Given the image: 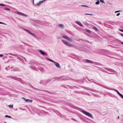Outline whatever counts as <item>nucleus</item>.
<instances>
[{"mask_svg": "<svg viewBox=\"0 0 123 123\" xmlns=\"http://www.w3.org/2000/svg\"><path fill=\"white\" fill-rule=\"evenodd\" d=\"M100 2L102 3L105 4V3L103 0H100Z\"/></svg>", "mask_w": 123, "mask_h": 123, "instance_id": "obj_28", "label": "nucleus"}, {"mask_svg": "<svg viewBox=\"0 0 123 123\" xmlns=\"http://www.w3.org/2000/svg\"><path fill=\"white\" fill-rule=\"evenodd\" d=\"M92 28L94 29L96 31H98V30L97 28L95 26H94L92 27Z\"/></svg>", "mask_w": 123, "mask_h": 123, "instance_id": "obj_18", "label": "nucleus"}, {"mask_svg": "<svg viewBox=\"0 0 123 123\" xmlns=\"http://www.w3.org/2000/svg\"><path fill=\"white\" fill-rule=\"evenodd\" d=\"M20 79V81H21V79Z\"/></svg>", "mask_w": 123, "mask_h": 123, "instance_id": "obj_53", "label": "nucleus"}, {"mask_svg": "<svg viewBox=\"0 0 123 123\" xmlns=\"http://www.w3.org/2000/svg\"><path fill=\"white\" fill-rule=\"evenodd\" d=\"M67 39L70 41H72V40L71 38L68 37Z\"/></svg>", "mask_w": 123, "mask_h": 123, "instance_id": "obj_31", "label": "nucleus"}, {"mask_svg": "<svg viewBox=\"0 0 123 123\" xmlns=\"http://www.w3.org/2000/svg\"><path fill=\"white\" fill-rule=\"evenodd\" d=\"M5 117H8L9 118H11L12 117L10 116H9L8 115H6L5 116Z\"/></svg>", "mask_w": 123, "mask_h": 123, "instance_id": "obj_22", "label": "nucleus"}, {"mask_svg": "<svg viewBox=\"0 0 123 123\" xmlns=\"http://www.w3.org/2000/svg\"><path fill=\"white\" fill-rule=\"evenodd\" d=\"M0 6H5V5L3 4L0 3Z\"/></svg>", "mask_w": 123, "mask_h": 123, "instance_id": "obj_32", "label": "nucleus"}, {"mask_svg": "<svg viewBox=\"0 0 123 123\" xmlns=\"http://www.w3.org/2000/svg\"><path fill=\"white\" fill-rule=\"evenodd\" d=\"M3 55L1 54H0V57H3Z\"/></svg>", "mask_w": 123, "mask_h": 123, "instance_id": "obj_43", "label": "nucleus"}, {"mask_svg": "<svg viewBox=\"0 0 123 123\" xmlns=\"http://www.w3.org/2000/svg\"><path fill=\"white\" fill-rule=\"evenodd\" d=\"M20 56H19L18 55L17 57V58L18 59L21 60V61H22L23 60L21 58ZM21 56L22 58L23 59H24L25 60V58L23 57L22 56Z\"/></svg>", "mask_w": 123, "mask_h": 123, "instance_id": "obj_5", "label": "nucleus"}, {"mask_svg": "<svg viewBox=\"0 0 123 123\" xmlns=\"http://www.w3.org/2000/svg\"><path fill=\"white\" fill-rule=\"evenodd\" d=\"M1 23H2V22H0V24H1Z\"/></svg>", "mask_w": 123, "mask_h": 123, "instance_id": "obj_50", "label": "nucleus"}, {"mask_svg": "<svg viewBox=\"0 0 123 123\" xmlns=\"http://www.w3.org/2000/svg\"><path fill=\"white\" fill-rule=\"evenodd\" d=\"M9 54L10 55H12L13 56V55H14V54H12L11 53H9Z\"/></svg>", "mask_w": 123, "mask_h": 123, "instance_id": "obj_42", "label": "nucleus"}, {"mask_svg": "<svg viewBox=\"0 0 123 123\" xmlns=\"http://www.w3.org/2000/svg\"><path fill=\"white\" fill-rule=\"evenodd\" d=\"M59 27H61L62 28H64V26L62 24H59L58 25Z\"/></svg>", "mask_w": 123, "mask_h": 123, "instance_id": "obj_12", "label": "nucleus"}, {"mask_svg": "<svg viewBox=\"0 0 123 123\" xmlns=\"http://www.w3.org/2000/svg\"><path fill=\"white\" fill-rule=\"evenodd\" d=\"M51 80L50 79H48L46 80V81H44V83H47L49 82H50V81Z\"/></svg>", "mask_w": 123, "mask_h": 123, "instance_id": "obj_20", "label": "nucleus"}, {"mask_svg": "<svg viewBox=\"0 0 123 123\" xmlns=\"http://www.w3.org/2000/svg\"><path fill=\"white\" fill-rule=\"evenodd\" d=\"M17 14H19L20 15H21L22 16H24L26 17H27V15H26L25 14H24L20 12H17Z\"/></svg>", "mask_w": 123, "mask_h": 123, "instance_id": "obj_7", "label": "nucleus"}, {"mask_svg": "<svg viewBox=\"0 0 123 123\" xmlns=\"http://www.w3.org/2000/svg\"><path fill=\"white\" fill-rule=\"evenodd\" d=\"M26 102L29 103V102H31V103L33 101V100H30L29 99H27V100H26Z\"/></svg>", "mask_w": 123, "mask_h": 123, "instance_id": "obj_14", "label": "nucleus"}, {"mask_svg": "<svg viewBox=\"0 0 123 123\" xmlns=\"http://www.w3.org/2000/svg\"><path fill=\"white\" fill-rule=\"evenodd\" d=\"M106 73H107L108 74H109V73H108L107 72H106Z\"/></svg>", "mask_w": 123, "mask_h": 123, "instance_id": "obj_51", "label": "nucleus"}, {"mask_svg": "<svg viewBox=\"0 0 123 123\" xmlns=\"http://www.w3.org/2000/svg\"><path fill=\"white\" fill-rule=\"evenodd\" d=\"M86 95H87L89 96H90V94L88 93H86Z\"/></svg>", "mask_w": 123, "mask_h": 123, "instance_id": "obj_39", "label": "nucleus"}, {"mask_svg": "<svg viewBox=\"0 0 123 123\" xmlns=\"http://www.w3.org/2000/svg\"><path fill=\"white\" fill-rule=\"evenodd\" d=\"M24 30H25V31H26L28 33H29L31 35H32L34 37H36V36H35V34H33V33H32L31 32L29 31L28 30H27L26 29H25Z\"/></svg>", "mask_w": 123, "mask_h": 123, "instance_id": "obj_2", "label": "nucleus"}, {"mask_svg": "<svg viewBox=\"0 0 123 123\" xmlns=\"http://www.w3.org/2000/svg\"><path fill=\"white\" fill-rule=\"evenodd\" d=\"M44 83V81H43L42 80H41L39 82V83L41 84H43Z\"/></svg>", "mask_w": 123, "mask_h": 123, "instance_id": "obj_27", "label": "nucleus"}, {"mask_svg": "<svg viewBox=\"0 0 123 123\" xmlns=\"http://www.w3.org/2000/svg\"><path fill=\"white\" fill-rule=\"evenodd\" d=\"M11 78H12L15 80H17V78L16 77H11Z\"/></svg>", "mask_w": 123, "mask_h": 123, "instance_id": "obj_30", "label": "nucleus"}, {"mask_svg": "<svg viewBox=\"0 0 123 123\" xmlns=\"http://www.w3.org/2000/svg\"><path fill=\"white\" fill-rule=\"evenodd\" d=\"M46 58L47 59H48V60H49V61L51 62H54V61H53L49 59V58H47V57H46Z\"/></svg>", "mask_w": 123, "mask_h": 123, "instance_id": "obj_19", "label": "nucleus"}, {"mask_svg": "<svg viewBox=\"0 0 123 123\" xmlns=\"http://www.w3.org/2000/svg\"><path fill=\"white\" fill-rule=\"evenodd\" d=\"M86 31L87 32L89 33H91V31H90L88 29H86Z\"/></svg>", "mask_w": 123, "mask_h": 123, "instance_id": "obj_25", "label": "nucleus"}, {"mask_svg": "<svg viewBox=\"0 0 123 123\" xmlns=\"http://www.w3.org/2000/svg\"><path fill=\"white\" fill-rule=\"evenodd\" d=\"M88 79V80L89 81H91V80H94L93 79H89L88 78H87Z\"/></svg>", "mask_w": 123, "mask_h": 123, "instance_id": "obj_35", "label": "nucleus"}, {"mask_svg": "<svg viewBox=\"0 0 123 123\" xmlns=\"http://www.w3.org/2000/svg\"><path fill=\"white\" fill-rule=\"evenodd\" d=\"M4 9L5 10H8V11H10V9L9 8H7V7H5L4 8Z\"/></svg>", "mask_w": 123, "mask_h": 123, "instance_id": "obj_26", "label": "nucleus"}, {"mask_svg": "<svg viewBox=\"0 0 123 123\" xmlns=\"http://www.w3.org/2000/svg\"><path fill=\"white\" fill-rule=\"evenodd\" d=\"M18 55L17 54H14V55H13V56H17V57Z\"/></svg>", "mask_w": 123, "mask_h": 123, "instance_id": "obj_38", "label": "nucleus"}, {"mask_svg": "<svg viewBox=\"0 0 123 123\" xmlns=\"http://www.w3.org/2000/svg\"><path fill=\"white\" fill-rule=\"evenodd\" d=\"M120 15V13H117V16H119Z\"/></svg>", "mask_w": 123, "mask_h": 123, "instance_id": "obj_44", "label": "nucleus"}, {"mask_svg": "<svg viewBox=\"0 0 123 123\" xmlns=\"http://www.w3.org/2000/svg\"><path fill=\"white\" fill-rule=\"evenodd\" d=\"M72 119H73V120H75V119H74L73 118H72Z\"/></svg>", "mask_w": 123, "mask_h": 123, "instance_id": "obj_52", "label": "nucleus"}, {"mask_svg": "<svg viewBox=\"0 0 123 123\" xmlns=\"http://www.w3.org/2000/svg\"><path fill=\"white\" fill-rule=\"evenodd\" d=\"M120 34L123 37V34L121 33Z\"/></svg>", "mask_w": 123, "mask_h": 123, "instance_id": "obj_46", "label": "nucleus"}, {"mask_svg": "<svg viewBox=\"0 0 123 123\" xmlns=\"http://www.w3.org/2000/svg\"><path fill=\"white\" fill-rule=\"evenodd\" d=\"M119 30L121 31H122V32H123V30L121 29H119Z\"/></svg>", "mask_w": 123, "mask_h": 123, "instance_id": "obj_40", "label": "nucleus"}, {"mask_svg": "<svg viewBox=\"0 0 123 123\" xmlns=\"http://www.w3.org/2000/svg\"><path fill=\"white\" fill-rule=\"evenodd\" d=\"M1 24H4V25H6V24L5 23H3L2 22V23Z\"/></svg>", "mask_w": 123, "mask_h": 123, "instance_id": "obj_45", "label": "nucleus"}, {"mask_svg": "<svg viewBox=\"0 0 123 123\" xmlns=\"http://www.w3.org/2000/svg\"><path fill=\"white\" fill-rule=\"evenodd\" d=\"M33 4H34V2H33Z\"/></svg>", "mask_w": 123, "mask_h": 123, "instance_id": "obj_56", "label": "nucleus"}, {"mask_svg": "<svg viewBox=\"0 0 123 123\" xmlns=\"http://www.w3.org/2000/svg\"><path fill=\"white\" fill-rule=\"evenodd\" d=\"M62 37H63V38H64L66 39H67L68 37V36H66V35H64V36H62Z\"/></svg>", "mask_w": 123, "mask_h": 123, "instance_id": "obj_21", "label": "nucleus"}, {"mask_svg": "<svg viewBox=\"0 0 123 123\" xmlns=\"http://www.w3.org/2000/svg\"><path fill=\"white\" fill-rule=\"evenodd\" d=\"M44 1H39V3H40V4L43 2Z\"/></svg>", "mask_w": 123, "mask_h": 123, "instance_id": "obj_37", "label": "nucleus"}, {"mask_svg": "<svg viewBox=\"0 0 123 123\" xmlns=\"http://www.w3.org/2000/svg\"><path fill=\"white\" fill-rule=\"evenodd\" d=\"M104 68H105V69L107 70L108 71L110 72H115V71L114 70L112 69H110V68H105V67H104Z\"/></svg>", "mask_w": 123, "mask_h": 123, "instance_id": "obj_6", "label": "nucleus"}, {"mask_svg": "<svg viewBox=\"0 0 123 123\" xmlns=\"http://www.w3.org/2000/svg\"><path fill=\"white\" fill-rule=\"evenodd\" d=\"M83 6V7H87L88 8H89V7L88 6H87L86 5H82L81 6Z\"/></svg>", "mask_w": 123, "mask_h": 123, "instance_id": "obj_24", "label": "nucleus"}, {"mask_svg": "<svg viewBox=\"0 0 123 123\" xmlns=\"http://www.w3.org/2000/svg\"><path fill=\"white\" fill-rule=\"evenodd\" d=\"M13 70L14 71L15 70L14 69H13Z\"/></svg>", "mask_w": 123, "mask_h": 123, "instance_id": "obj_55", "label": "nucleus"}, {"mask_svg": "<svg viewBox=\"0 0 123 123\" xmlns=\"http://www.w3.org/2000/svg\"><path fill=\"white\" fill-rule=\"evenodd\" d=\"M11 68H11L12 69V68Z\"/></svg>", "mask_w": 123, "mask_h": 123, "instance_id": "obj_58", "label": "nucleus"}, {"mask_svg": "<svg viewBox=\"0 0 123 123\" xmlns=\"http://www.w3.org/2000/svg\"><path fill=\"white\" fill-rule=\"evenodd\" d=\"M121 11H116L115 12V13H117V12H120Z\"/></svg>", "mask_w": 123, "mask_h": 123, "instance_id": "obj_41", "label": "nucleus"}, {"mask_svg": "<svg viewBox=\"0 0 123 123\" xmlns=\"http://www.w3.org/2000/svg\"><path fill=\"white\" fill-rule=\"evenodd\" d=\"M38 69L42 71H44V69L43 68L41 67H39Z\"/></svg>", "mask_w": 123, "mask_h": 123, "instance_id": "obj_16", "label": "nucleus"}, {"mask_svg": "<svg viewBox=\"0 0 123 123\" xmlns=\"http://www.w3.org/2000/svg\"><path fill=\"white\" fill-rule=\"evenodd\" d=\"M40 5V3H39V2L37 3H36L35 5L36 6H38L39 5Z\"/></svg>", "mask_w": 123, "mask_h": 123, "instance_id": "obj_33", "label": "nucleus"}, {"mask_svg": "<svg viewBox=\"0 0 123 123\" xmlns=\"http://www.w3.org/2000/svg\"><path fill=\"white\" fill-rule=\"evenodd\" d=\"M74 108L76 109H78L80 111H81L84 114L87 116L91 117L92 118H93L92 116V114L90 113L87 112L86 111H84L83 110H82V109L78 108V107L75 106Z\"/></svg>", "mask_w": 123, "mask_h": 123, "instance_id": "obj_1", "label": "nucleus"}, {"mask_svg": "<svg viewBox=\"0 0 123 123\" xmlns=\"http://www.w3.org/2000/svg\"><path fill=\"white\" fill-rule=\"evenodd\" d=\"M121 43L122 44H123V42H121Z\"/></svg>", "mask_w": 123, "mask_h": 123, "instance_id": "obj_48", "label": "nucleus"}, {"mask_svg": "<svg viewBox=\"0 0 123 123\" xmlns=\"http://www.w3.org/2000/svg\"><path fill=\"white\" fill-rule=\"evenodd\" d=\"M85 15H91V16H92L93 15V14H89V13H85Z\"/></svg>", "mask_w": 123, "mask_h": 123, "instance_id": "obj_29", "label": "nucleus"}, {"mask_svg": "<svg viewBox=\"0 0 123 123\" xmlns=\"http://www.w3.org/2000/svg\"><path fill=\"white\" fill-rule=\"evenodd\" d=\"M38 51L40 52V53L42 55H45L46 54L44 52L41 50L38 49Z\"/></svg>", "mask_w": 123, "mask_h": 123, "instance_id": "obj_10", "label": "nucleus"}, {"mask_svg": "<svg viewBox=\"0 0 123 123\" xmlns=\"http://www.w3.org/2000/svg\"><path fill=\"white\" fill-rule=\"evenodd\" d=\"M99 3L100 2L99 0H97V1L95 2V4L97 5H99Z\"/></svg>", "mask_w": 123, "mask_h": 123, "instance_id": "obj_23", "label": "nucleus"}, {"mask_svg": "<svg viewBox=\"0 0 123 123\" xmlns=\"http://www.w3.org/2000/svg\"><path fill=\"white\" fill-rule=\"evenodd\" d=\"M38 21V22H39V21Z\"/></svg>", "mask_w": 123, "mask_h": 123, "instance_id": "obj_59", "label": "nucleus"}, {"mask_svg": "<svg viewBox=\"0 0 123 123\" xmlns=\"http://www.w3.org/2000/svg\"><path fill=\"white\" fill-rule=\"evenodd\" d=\"M85 61L89 63H93V61L88 60L86 59L85 60Z\"/></svg>", "mask_w": 123, "mask_h": 123, "instance_id": "obj_15", "label": "nucleus"}, {"mask_svg": "<svg viewBox=\"0 0 123 123\" xmlns=\"http://www.w3.org/2000/svg\"><path fill=\"white\" fill-rule=\"evenodd\" d=\"M95 96H96L97 97V96L96 95H95Z\"/></svg>", "mask_w": 123, "mask_h": 123, "instance_id": "obj_57", "label": "nucleus"}, {"mask_svg": "<svg viewBox=\"0 0 123 123\" xmlns=\"http://www.w3.org/2000/svg\"><path fill=\"white\" fill-rule=\"evenodd\" d=\"M114 91L117 92V94L122 98H123V95L120 93L117 90L115 89Z\"/></svg>", "mask_w": 123, "mask_h": 123, "instance_id": "obj_8", "label": "nucleus"}, {"mask_svg": "<svg viewBox=\"0 0 123 123\" xmlns=\"http://www.w3.org/2000/svg\"><path fill=\"white\" fill-rule=\"evenodd\" d=\"M117 118L118 119H119V116H118L117 117Z\"/></svg>", "mask_w": 123, "mask_h": 123, "instance_id": "obj_47", "label": "nucleus"}, {"mask_svg": "<svg viewBox=\"0 0 123 123\" xmlns=\"http://www.w3.org/2000/svg\"><path fill=\"white\" fill-rule=\"evenodd\" d=\"M92 82H93L94 83L96 84H97L98 85H99V86H102L103 87H104L105 88H106V87H105L106 86H104V85H102L100 84H99L98 83H97L96 82H94V81H92Z\"/></svg>", "mask_w": 123, "mask_h": 123, "instance_id": "obj_11", "label": "nucleus"}, {"mask_svg": "<svg viewBox=\"0 0 123 123\" xmlns=\"http://www.w3.org/2000/svg\"><path fill=\"white\" fill-rule=\"evenodd\" d=\"M9 107H10L11 108H12L13 107V105H9Z\"/></svg>", "mask_w": 123, "mask_h": 123, "instance_id": "obj_34", "label": "nucleus"}, {"mask_svg": "<svg viewBox=\"0 0 123 123\" xmlns=\"http://www.w3.org/2000/svg\"><path fill=\"white\" fill-rule=\"evenodd\" d=\"M62 41L66 45H68V43L66 41L63 40H62Z\"/></svg>", "mask_w": 123, "mask_h": 123, "instance_id": "obj_13", "label": "nucleus"}, {"mask_svg": "<svg viewBox=\"0 0 123 123\" xmlns=\"http://www.w3.org/2000/svg\"><path fill=\"white\" fill-rule=\"evenodd\" d=\"M53 63H54V65H55L57 68H61V66L58 62L54 61Z\"/></svg>", "mask_w": 123, "mask_h": 123, "instance_id": "obj_4", "label": "nucleus"}, {"mask_svg": "<svg viewBox=\"0 0 123 123\" xmlns=\"http://www.w3.org/2000/svg\"><path fill=\"white\" fill-rule=\"evenodd\" d=\"M22 98L23 99H24V100H25V102H26V100H27V99L25 98H24V97H23Z\"/></svg>", "mask_w": 123, "mask_h": 123, "instance_id": "obj_36", "label": "nucleus"}, {"mask_svg": "<svg viewBox=\"0 0 123 123\" xmlns=\"http://www.w3.org/2000/svg\"><path fill=\"white\" fill-rule=\"evenodd\" d=\"M75 23L77 24H78L80 26L82 27H84L83 25L79 21H76V22Z\"/></svg>", "mask_w": 123, "mask_h": 123, "instance_id": "obj_9", "label": "nucleus"}, {"mask_svg": "<svg viewBox=\"0 0 123 123\" xmlns=\"http://www.w3.org/2000/svg\"><path fill=\"white\" fill-rule=\"evenodd\" d=\"M84 88L85 89H87L88 90H89L90 91H91L92 92H97V91L96 90H94V89H91L89 87H84Z\"/></svg>", "mask_w": 123, "mask_h": 123, "instance_id": "obj_3", "label": "nucleus"}, {"mask_svg": "<svg viewBox=\"0 0 123 123\" xmlns=\"http://www.w3.org/2000/svg\"><path fill=\"white\" fill-rule=\"evenodd\" d=\"M45 91V92H49V93H50V92H48V91Z\"/></svg>", "mask_w": 123, "mask_h": 123, "instance_id": "obj_49", "label": "nucleus"}, {"mask_svg": "<svg viewBox=\"0 0 123 123\" xmlns=\"http://www.w3.org/2000/svg\"><path fill=\"white\" fill-rule=\"evenodd\" d=\"M4 123H7L6 122H4Z\"/></svg>", "mask_w": 123, "mask_h": 123, "instance_id": "obj_54", "label": "nucleus"}, {"mask_svg": "<svg viewBox=\"0 0 123 123\" xmlns=\"http://www.w3.org/2000/svg\"><path fill=\"white\" fill-rule=\"evenodd\" d=\"M68 45L70 47H74L71 44H70L68 43V45Z\"/></svg>", "mask_w": 123, "mask_h": 123, "instance_id": "obj_17", "label": "nucleus"}]
</instances>
